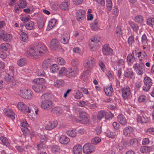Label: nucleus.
I'll return each mask as SVG.
<instances>
[{
  "instance_id": "f257e3e1",
  "label": "nucleus",
  "mask_w": 154,
  "mask_h": 154,
  "mask_svg": "<svg viewBox=\"0 0 154 154\" xmlns=\"http://www.w3.org/2000/svg\"><path fill=\"white\" fill-rule=\"evenodd\" d=\"M47 49L43 44L40 43L30 46L29 53L30 56L34 58H38L46 52Z\"/></svg>"
},
{
  "instance_id": "f03ea898",
  "label": "nucleus",
  "mask_w": 154,
  "mask_h": 154,
  "mask_svg": "<svg viewBox=\"0 0 154 154\" xmlns=\"http://www.w3.org/2000/svg\"><path fill=\"white\" fill-rule=\"evenodd\" d=\"M41 108L45 110H48L53 107L52 101L49 100L48 95L47 94H43L40 98Z\"/></svg>"
},
{
  "instance_id": "7ed1b4c3",
  "label": "nucleus",
  "mask_w": 154,
  "mask_h": 154,
  "mask_svg": "<svg viewBox=\"0 0 154 154\" xmlns=\"http://www.w3.org/2000/svg\"><path fill=\"white\" fill-rule=\"evenodd\" d=\"M19 94L22 98L28 100L31 99L33 97L32 92L29 89H25L22 90L20 89Z\"/></svg>"
},
{
  "instance_id": "20e7f679",
  "label": "nucleus",
  "mask_w": 154,
  "mask_h": 154,
  "mask_svg": "<svg viewBox=\"0 0 154 154\" xmlns=\"http://www.w3.org/2000/svg\"><path fill=\"white\" fill-rule=\"evenodd\" d=\"M79 70L77 67L68 69L65 72V75L69 78H74L78 74Z\"/></svg>"
},
{
  "instance_id": "39448f33",
  "label": "nucleus",
  "mask_w": 154,
  "mask_h": 154,
  "mask_svg": "<svg viewBox=\"0 0 154 154\" xmlns=\"http://www.w3.org/2000/svg\"><path fill=\"white\" fill-rule=\"evenodd\" d=\"M145 65L142 62L136 63L133 65V68L137 73L139 75H142L144 71Z\"/></svg>"
},
{
  "instance_id": "423d86ee",
  "label": "nucleus",
  "mask_w": 154,
  "mask_h": 154,
  "mask_svg": "<svg viewBox=\"0 0 154 154\" xmlns=\"http://www.w3.org/2000/svg\"><path fill=\"white\" fill-rule=\"evenodd\" d=\"M95 64V59L91 57H89L87 58L84 65L87 69L92 68Z\"/></svg>"
},
{
  "instance_id": "0eeeda50",
  "label": "nucleus",
  "mask_w": 154,
  "mask_h": 154,
  "mask_svg": "<svg viewBox=\"0 0 154 154\" xmlns=\"http://www.w3.org/2000/svg\"><path fill=\"white\" fill-rule=\"evenodd\" d=\"M32 89L36 93H43L46 89V86L41 84H37L33 85Z\"/></svg>"
},
{
  "instance_id": "6e6552de",
  "label": "nucleus",
  "mask_w": 154,
  "mask_h": 154,
  "mask_svg": "<svg viewBox=\"0 0 154 154\" xmlns=\"http://www.w3.org/2000/svg\"><path fill=\"white\" fill-rule=\"evenodd\" d=\"M121 91L123 99L125 100H128L131 94L130 88L126 87L121 89Z\"/></svg>"
},
{
  "instance_id": "1a4fd4ad",
  "label": "nucleus",
  "mask_w": 154,
  "mask_h": 154,
  "mask_svg": "<svg viewBox=\"0 0 154 154\" xmlns=\"http://www.w3.org/2000/svg\"><path fill=\"white\" fill-rule=\"evenodd\" d=\"M95 150L94 147L92 144L87 143L83 146V151L86 154H89L93 152Z\"/></svg>"
},
{
  "instance_id": "9d476101",
  "label": "nucleus",
  "mask_w": 154,
  "mask_h": 154,
  "mask_svg": "<svg viewBox=\"0 0 154 154\" xmlns=\"http://www.w3.org/2000/svg\"><path fill=\"white\" fill-rule=\"evenodd\" d=\"M80 118L79 121L83 124H87L89 122V119L88 117V115L84 112H80L79 114Z\"/></svg>"
},
{
  "instance_id": "9b49d317",
  "label": "nucleus",
  "mask_w": 154,
  "mask_h": 154,
  "mask_svg": "<svg viewBox=\"0 0 154 154\" xmlns=\"http://www.w3.org/2000/svg\"><path fill=\"white\" fill-rule=\"evenodd\" d=\"M102 52L104 55H111L113 54V50L107 44L103 46Z\"/></svg>"
},
{
  "instance_id": "f8f14e48",
  "label": "nucleus",
  "mask_w": 154,
  "mask_h": 154,
  "mask_svg": "<svg viewBox=\"0 0 154 154\" xmlns=\"http://www.w3.org/2000/svg\"><path fill=\"white\" fill-rule=\"evenodd\" d=\"M149 120V118L146 116L143 111H142L141 114L138 116L137 118V122L140 123H146L148 122Z\"/></svg>"
},
{
  "instance_id": "ddd939ff",
  "label": "nucleus",
  "mask_w": 154,
  "mask_h": 154,
  "mask_svg": "<svg viewBox=\"0 0 154 154\" xmlns=\"http://www.w3.org/2000/svg\"><path fill=\"white\" fill-rule=\"evenodd\" d=\"M144 83L145 85L143 88V90L145 91H148L152 85L151 79L148 77H145L144 79Z\"/></svg>"
},
{
  "instance_id": "4468645a",
  "label": "nucleus",
  "mask_w": 154,
  "mask_h": 154,
  "mask_svg": "<svg viewBox=\"0 0 154 154\" xmlns=\"http://www.w3.org/2000/svg\"><path fill=\"white\" fill-rule=\"evenodd\" d=\"M51 48L53 50L58 51L61 49L57 39H52L50 43Z\"/></svg>"
},
{
  "instance_id": "2eb2a0df",
  "label": "nucleus",
  "mask_w": 154,
  "mask_h": 154,
  "mask_svg": "<svg viewBox=\"0 0 154 154\" xmlns=\"http://www.w3.org/2000/svg\"><path fill=\"white\" fill-rule=\"evenodd\" d=\"M89 42L91 50L92 51H95L96 50V47L100 43V41L97 39H91Z\"/></svg>"
},
{
  "instance_id": "dca6fc26",
  "label": "nucleus",
  "mask_w": 154,
  "mask_h": 154,
  "mask_svg": "<svg viewBox=\"0 0 154 154\" xmlns=\"http://www.w3.org/2000/svg\"><path fill=\"white\" fill-rule=\"evenodd\" d=\"M85 11L83 10H78L76 12V18L79 21H81L85 18Z\"/></svg>"
},
{
  "instance_id": "f3484780",
  "label": "nucleus",
  "mask_w": 154,
  "mask_h": 154,
  "mask_svg": "<svg viewBox=\"0 0 154 154\" xmlns=\"http://www.w3.org/2000/svg\"><path fill=\"white\" fill-rule=\"evenodd\" d=\"M104 91L106 94L108 96H111L113 94V88L111 84L109 85L106 87H104Z\"/></svg>"
},
{
  "instance_id": "a211bd4d",
  "label": "nucleus",
  "mask_w": 154,
  "mask_h": 154,
  "mask_svg": "<svg viewBox=\"0 0 154 154\" xmlns=\"http://www.w3.org/2000/svg\"><path fill=\"white\" fill-rule=\"evenodd\" d=\"M9 70L11 72L8 74L5 77V79L7 82H11L13 79L14 69L12 67H10Z\"/></svg>"
},
{
  "instance_id": "6ab92c4d",
  "label": "nucleus",
  "mask_w": 154,
  "mask_h": 154,
  "mask_svg": "<svg viewBox=\"0 0 154 154\" xmlns=\"http://www.w3.org/2000/svg\"><path fill=\"white\" fill-rule=\"evenodd\" d=\"M133 129L131 127H126L123 130V134L124 135L127 137H130L133 133Z\"/></svg>"
},
{
  "instance_id": "aec40b11",
  "label": "nucleus",
  "mask_w": 154,
  "mask_h": 154,
  "mask_svg": "<svg viewBox=\"0 0 154 154\" xmlns=\"http://www.w3.org/2000/svg\"><path fill=\"white\" fill-rule=\"evenodd\" d=\"M27 107L23 102H19L17 104V107L18 109L22 112L24 113H26Z\"/></svg>"
},
{
  "instance_id": "412c9836",
  "label": "nucleus",
  "mask_w": 154,
  "mask_h": 154,
  "mask_svg": "<svg viewBox=\"0 0 154 154\" xmlns=\"http://www.w3.org/2000/svg\"><path fill=\"white\" fill-rule=\"evenodd\" d=\"M57 122H48L45 126V128L48 130H51L57 126Z\"/></svg>"
},
{
  "instance_id": "4be33fe9",
  "label": "nucleus",
  "mask_w": 154,
  "mask_h": 154,
  "mask_svg": "<svg viewBox=\"0 0 154 154\" xmlns=\"http://www.w3.org/2000/svg\"><path fill=\"white\" fill-rule=\"evenodd\" d=\"M59 140L60 143L63 144H67L69 141V139L65 135L61 136Z\"/></svg>"
},
{
  "instance_id": "5701e85b",
  "label": "nucleus",
  "mask_w": 154,
  "mask_h": 154,
  "mask_svg": "<svg viewBox=\"0 0 154 154\" xmlns=\"http://www.w3.org/2000/svg\"><path fill=\"white\" fill-rule=\"evenodd\" d=\"M48 138L44 135H42L40 137L41 143L37 145V148L40 149L43 147V143L47 140Z\"/></svg>"
},
{
  "instance_id": "b1692460",
  "label": "nucleus",
  "mask_w": 154,
  "mask_h": 154,
  "mask_svg": "<svg viewBox=\"0 0 154 154\" xmlns=\"http://www.w3.org/2000/svg\"><path fill=\"white\" fill-rule=\"evenodd\" d=\"M118 121L121 124L125 125L126 124V120L125 117L122 114H120L118 117Z\"/></svg>"
},
{
  "instance_id": "393cba45",
  "label": "nucleus",
  "mask_w": 154,
  "mask_h": 154,
  "mask_svg": "<svg viewBox=\"0 0 154 154\" xmlns=\"http://www.w3.org/2000/svg\"><path fill=\"white\" fill-rule=\"evenodd\" d=\"M73 151L74 154H81L82 153L81 146L80 145H77L73 148Z\"/></svg>"
},
{
  "instance_id": "a878e982",
  "label": "nucleus",
  "mask_w": 154,
  "mask_h": 154,
  "mask_svg": "<svg viewBox=\"0 0 154 154\" xmlns=\"http://www.w3.org/2000/svg\"><path fill=\"white\" fill-rule=\"evenodd\" d=\"M27 107V111H26V113H33L35 109L37 108L36 106L32 104L29 105V106H28Z\"/></svg>"
},
{
  "instance_id": "bb28decb",
  "label": "nucleus",
  "mask_w": 154,
  "mask_h": 154,
  "mask_svg": "<svg viewBox=\"0 0 154 154\" xmlns=\"http://www.w3.org/2000/svg\"><path fill=\"white\" fill-rule=\"evenodd\" d=\"M69 2L67 0H65L60 5V7L62 10H67L69 8Z\"/></svg>"
},
{
  "instance_id": "cd10ccee",
  "label": "nucleus",
  "mask_w": 154,
  "mask_h": 154,
  "mask_svg": "<svg viewBox=\"0 0 154 154\" xmlns=\"http://www.w3.org/2000/svg\"><path fill=\"white\" fill-rule=\"evenodd\" d=\"M51 62L49 59H46L43 63L42 64V67L44 69H46L51 67Z\"/></svg>"
},
{
  "instance_id": "c85d7f7f",
  "label": "nucleus",
  "mask_w": 154,
  "mask_h": 154,
  "mask_svg": "<svg viewBox=\"0 0 154 154\" xmlns=\"http://www.w3.org/2000/svg\"><path fill=\"white\" fill-rule=\"evenodd\" d=\"M128 23L134 31L137 32L139 29V26L134 22L129 21Z\"/></svg>"
},
{
  "instance_id": "c756f323",
  "label": "nucleus",
  "mask_w": 154,
  "mask_h": 154,
  "mask_svg": "<svg viewBox=\"0 0 154 154\" xmlns=\"http://www.w3.org/2000/svg\"><path fill=\"white\" fill-rule=\"evenodd\" d=\"M135 60L134 57H133L131 54H129L127 57V61L129 65H131L134 62Z\"/></svg>"
},
{
  "instance_id": "7c9ffc66",
  "label": "nucleus",
  "mask_w": 154,
  "mask_h": 154,
  "mask_svg": "<svg viewBox=\"0 0 154 154\" xmlns=\"http://www.w3.org/2000/svg\"><path fill=\"white\" fill-rule=\"evenodd\" d=\"M5 114L12 119H14V114L12 110L10 109H7L5 112Z\"/></svg>"
},
{
  "instance_id": "2f4dec72",
  "label": "nucleus",
  "mask_w": 154,
  "mask_h": 154,
  "mask_svg": "<svg viewBox=\"0 0 154 154\" xmlns=\"http://www.w3.org/2000/svg\"><path fill=\"white\" fill-rule=\"evenodd\" d=\"M98 20L96 19L91 24V29L93 31H96L98 29Z\"/></svg>"
},
{
  "instance_id": "473e14b6",
  "label": "nucleus",
  "mask_w": 154,
  "mask_h": 154,
  "mask_svg": "<svg viewBox=\"0 0 154 154\" xmlns=\"http://www.w3.org/2000/svg\"><path fill=\"white\" fill-rule=\"evenodd\" d=\"M51 112L56 114H60L62 113L63 110L61 107L57 106L54 107L51 110Z\"/></svg>"
},
{
  "instance_id": "72a5a7b5",
  "label": "nucleus",
  "mask_w": 154,
  "mask_h": 154,
  "mask_svg": "<svg viewBox=\"0 0 154 154\" xmlns=\"http://www.w3.org/2000/svg\"><path fill=\"white\" fill-rule=\"evenodd\" d=\"M1 48L3 51H7L11 48L10 45L8 43L2 44L0 46Z\"/></svg>"
},
{
  "instance_id": "f704fd0d",
  "label": "nucleus",
  "mask_w": 154,
  "mask_h": 154,
  "mask_svg": "<svg viewBox=\"0 0 154 154\" xmlns=\"http://www.w3.org/2000/svg\"><path fill=\"white\" fill-rule=\"evenodd\" d=\"M10 37V35L7 34L3 30H0V38H8Z\"/></svg>"
},
{
  "instance_id": "c9c22d12",
  "label": "nucleus",
  "mask_w": 154,
  "mask_h": 154,
  "mask_svg": "<svg viewBox=\"0 0 154 154\" xmlns=\"http://www.w3.org/2000/svg\"><path fill=\"white\" fill-rule=\"evenodd\" d=\"M106 112L104 110L99 111L97 116V119L100 120H101L106 116Z\"/></svg>"
},
{
  "instance_id": "e433bc0d",
  "label": "nucleus",
  "mask_w": 154,
  "mask_h": 154,
  "mask_svg": "<svg viewBox=\"0 0 154 154\" xmlns=\"http://www.w3.org/2000/svg\"><path fill=\"white\" fill-rule=\"evenodd\" d=\"M134 75V72L132 70L127 71L124 74V76L127 78H131Z\"/></svg>"
},
{
  "instance_id": "4c0bfd02",
  "label": "nucleus",
  "mask_w": 154,
  "mask_h": 154,
  "mask_svg": "<svg viewBox=\"0 0 154 154\" xmlns=\"http://www.w3.org/2000/svg\"><path fill=\"white\" fill-rule=\"evenodd\" d=\"M45 20L42 18L38 20L37 23L38 27L39 29H42L44 25Z\"/></svg>"
},
{
  "instance_id": "58836bf2",
  "label": "nucleus",
  "mask_w": 154,
  "mask_h": 154,
  "mask_svg": "<svg viewBox=\"0 0 154 154\" xmlns=\"http://www.w3.org/2000/svg\"><path fill=\"white\" fill-rule=\"evenodd\" d=\"M26 60L23 58H21L18 60L17 61V64L18 66L21 67L26 65Z\"/></svg>"
},
{
  "instance_id": "ea45409f",
  "label": "nucleus",
  "mask_w": 154,
  "mask_h": 154,
  "mask_svg": "<svg viewBox=\"0 0 154 154\" xmlns=\"http://www.w3.org/2000/svg\"><path fill=\"white\" fill-rule=\"evenodd\" d=\"M60 150V148L58 145H55L53 146L51 148V151L54 153L59 152Z\"/></svg>"
},
{
  "instance_id": "a19ab883",
  "label": "nucleus",
  "mask_w": 154,
  "mask_h": 154,
  "mask_svg": "<svg viewBox=\"0 0 154 154\" xmlns=\"http://www.w3.org/2000/svg\"><path fill=\"white\" fill-rule=\"evenodd\" d=\"M64 81L61 79L57 80L54 82V85L57 88L63 86L64 84Z\"/></svg>"
},
{
  "instance_id": "79ce46f5",
  "label": "nucleus",
  "mask_w": 154,
  "mask_h": 154,
  "mask_svg": "<svg viewBox=\"0 0 154 154\" xmlns=\"http://www.w3.org/2000/svg\"><path fill=\"white\" fill-rule=\"evenodd\" d=\"M50 69L51 72L54 73L56 72L58 70L59 68L57 64H54L51 66Z\"/></svg>"
},
{
  "instance_id": "37998d69",
  "label": "nucleus",
  "mask_w": 154,
  "mask_h": 154,
  "mask_svg": "<svg viewBox=\"0 0 154 154\" xmlns=\"http://www.w3.org/2000/svg\"><path fill=\"white\" fill-rule=\"evenodd\" d=\"M56 22V19H54L51 20L49 21L48 25L49 29H52L55 26Z\"/></svg>"
},
{
  "instance_id": "c03bdc74",
  "label": "nucleus",
  "mask_w": 154,
  "mask_h": 154,
  "mask_svg": "<svg viewBox=\"0 0 154 154\" xmlns=\"http://www.w3.org/2000/svg\"><path fill=\"white\" fill-rule=\"evenodd\" d=\"M0 140L2 143L6 146H9V143L8 139L4 137H1L0 138Z\"/></svg>"
},
{
  "instance_id": "a18cd8bd",
  "label": "nucleus",
  "mask_w": 154,
  "mask_h": 154,
  "mask_svg": "<svg viewBox=\"0 0 154 154\" xmlns=\"http://www.w3.org/2000/svg\"><path fill=\"white\" fill-rule=\"evenodd\" d=\"M33 81L34 83L38 84H42L45 82V79L41 78H38L35 79Z\"/></svg>"
},
{
  "instance_id": "49530a36",
  "label": "nucleus",
  "mask_w": 154,
  "mask_h": 154,
  "mask_svg": "<svg viewBox=\"0 0 154 154\" xmlns=\"http://www.w3.org/2000/svg\"><path fill=\"white\" fill-rule=\"evenodd\" d=\"M66 133L68 135L72 137L75 136L76 135V132L75 129L69 130Z\"/></svg>"
},
{
  "instance_id": "de8ad7c7",
  "label": "nucleus",
  "mask_w": 154,
  "mask_h": 154,
  "mask_svg": "<svg viewBox=\"0 0 154 154\" xmlns=\"http://www.w3.org/2000/svg\"><path fill=\"white\" fill-rule=\"evenodd\" d=\"M26 29H27L31 30L34 28V23L33 22H29L26 25Z\"/></svg>"
},
{
  "instance_id": "09e8293b",
  "label": "nucleus",
  "mask_w": 154,
  "mask_h": 154,
  "mask_svg": "<svg viewBox=\"0 0 154 154\" xmlns=\"http://www.w3.org/2000/svg\"><path fill=\"white\" fill-rule=\"evenodd\" d=\"M143 20V18L142 16L140 15H138L135 17L134 20L135 21L139 23H141Z\"/></svg>"
},
{
  "instance_id": "8fccbe9b",
  "label": "nucleus",
  "mask_w": 154,
  "mask_h": 154,
  "mask_svg": "<svg viewBox=\"0 0 154 154\" xmlns=\"http://www.w3.org/2000/svg\"><path fill=\"white\" fill-rule=\"evenodd\" d=\"M83 96L82 93L79 91L77 90L76 93L74 98L76 99H80Z\"/></svg>"
},
{
  "instance_id": "3c124183",
  "label": "nucleus",
  "mask_w": 154,
  "mask_h": 154,
  "mask_svg": "<svg viewBox=\"0 0 154 154\" xmlns=\"http://www.w3.org/2000/svg\"><path fill=\"white\" fill-rule=\"evenodd\" d=\"M147 23L149 26L152 27L154 25V18H149L147 20Z\"/></svg>"
},
{
  "instance_id": "603ef678",
  "label": "nucleus",
  "mask_w": 154,
  "mask_h": 154,
  "mask_svg": "<svg viewBox=\"0 0 154 154\" xmlns=\"http://www.w3.org/2000/svg\"><path fill=\"white\" fill-rule=\"evenodd\" d=\"M89 75V71H86L83 73L81 76V79L85 81Z\"/></svg>"
},
{
  "instance_id": "864d4df0",
  "label": "nucleus",
  "mask_w": 154,
  "mask_h": 154,
  "mask_svg": "<svg viewBox=\"0 0 154 154\" xmlns=\"http://www.w3.org/2000/svg\"><path fill=\"white\" fill-rule=\"evenodd\" d=\"M18 5L20 8H24L26 6L27 3L25 1H20L18 3Z\"/></svg>"
},
{
  "instance_id": "5fc2aeb1",
  "label": "nucleus",
  "mask_w": 154,
  "mask_h": 154,
  "mask_svg": "<svg viewBox=\"0 0 154 154\" xmlns=\"http://www.w3.org/2000/svg\"><path fill=\"white\" fill-rule=\"evenodd\" d=\"M112 6V2L111 0H106V6L108 10L110 11L111 10Z\"/></svg>"
},
{
  "instance_id": "6e6d98bb",
  "label": "nucleus",
  "mask_w": 154,
  "mask_h": 154,
  "mask_svg": "<svg viewBox=\"0 0 154 154\" xmlns=\"http://www.w3.org/2000/svg\"><path fill=\"white\" fill-rule=\"evenodd\" d=\"M101 141L99 137H95L91 140V143L93 144H96Z\"/></svg>"
},
{
  "instance_id": "4d7b16f0",
  "label": "nucleus",
  "mask_w": 154,
  "mask_h": 154,
  "mask_svg": "<svg viewBox=\"0 0 154 154\" xmlns=\"http://www.w3.org/2000/svg\"><path fill=\"white\" fill-rule=\"evenodd\" d=\"M99 65L100 67L101 70L104 72L105 70L106 69V68L104 63L102 61L100 60L99 61Z\"/></svg>"
},
{
  "instance_id": "13d9d810",
  "label": "nucleus",
  "mask_w": 154,
  "mask_h": 154,
  "mask_svg": "<svg viewBox=\"0 0 154 154\" xmlns=\"http://www.w3.org/2000/svg\"><path fill=\"white\" fill-rule=\"evenodd\" d=\"M116 33L117 38H121L122 36V31L120 27H118L116 29Z\"/></svg>"
},
{
  "instance_id": "bf43d9fd",
  "label": "nucleus",
  "mask_w": 154,
  "mask_h": 154,
  "mask_svg": "<svg viewBox=\"0 0 154 154\" xmlns=\"http://www.w3.org/2000/svg\"><path fill=\"white\" fill-rule=\"evenodd\" d=\"M31 17L29 15H28L25 17H21L20 19L22 21L24 22H27L30 20Z\"/></svg>"
},
{
  "instance_id": "052dcab7",
  "label": "nucleus",
  "mask_w": 154,
  "mask_h": 154,
  "mask_svg": "<svg viewBox=\"0 0 154 154\" xmlns=\"http://www.w3.org/2000/svg\"><path fill=\"white\" fill-rule=\"evenodd\" d=\"M146 99V97L144 95L140 96L138 98V101L139 103L145 102Z\"/></svg>"
},
{
  "instance_id": "680f3d73",
  "label": "nucleus",
  "mask_w": 154,
  "mask_h": 154,
  "mask_svg": "<svg viewBox=\"0 0 154 154\" xmlns=\"http://www.w3.org/2000/svg\"><path fill=\"white\" fill-rule=\"evenodd\" d=\"M71 63L72 65L75 67L77 65L79 64V60L77 59H73L71 61Z\"/></svg>"
},
{
  "instance_id": "e2e57ef3",
  "label": "nucleus",
  "mask_w": 154,
  "mask_h": 154,
  "mask_svg": "<svg viewBox=\"0 0 154 154\" xmlns=\"http://www.w3.org/2000/svg\"><path fill=\"white\" fill-rule=\"evenodd\" d=\"M21 130L23 132V134L24 135H27L29 133V131L27 128V127L24 128H22Z\"/></svg>"
},
{
  "instance_id": "0e129e2a",
  "label": "nucleus",
  "mask_w": 154,
  "mask_h": 154,
  "mask_svg": "<svg viewBox=\"0 0 154 154\" xmlns=\"http://www.w3.org/2000/svg\"><path fill=\"white\" fill-rule=\"evenodd\" d=\"M117 65L119 66H124L125 62L123 59H120L117 60Z\"/></svg>"
},
{
  "instance_id": "69168bd1",
  "label": "nucleus",
  "mask_w": 154,
  "mask_h": 154,
  "mask_svg": "<svg viewBox=\"0 0 154 154\" xmlns=\"http://www.w3.org/2000/svg\"><path fill=\"white\" fill-rule=\"evenodd\" d=\"M57 61L59 64L61 65H64L65 63V61L61 57L57 58Z\"/></svg>"
},
{
  "instance_id": "338daca9",
  "label": "nucleus",
  "mask_w": 154,
  "mask_h": 154,
  "mask_svg": "<svg viewBox=\"0 0 154 154\" xmlns=\"http://www.w3.org/2000/svg\"><path fill=\"white\" fill-rule=\"evenodd\" d=\"M66 68L64 67H61L60 69L59 70V75L60 76H62L63 73L64 72L65 73V71H66Z\"/></svg>"
},
{
  "instance_id": "774afa93",
  "label": "nucleus",
  "mask_w": 154,
  "mask_h": 154,
  "mask_svg": "<svg viewBox=\"0 0 154 154\" xmlns=\"http://www.w3.org/2000/svg\"><path fill=\"white\" fill-rule=\"evenodd\" d=\"M137 140L136 139L133 138L131 139L129 143L131 145H134L137 144Z\"/></svg>"
}]
</instances>
